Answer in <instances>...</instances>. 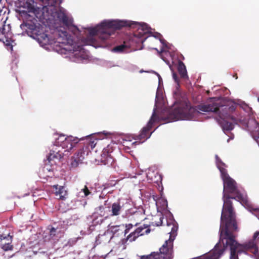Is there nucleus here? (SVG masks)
I'll return each instance as SVG.
<instances>
[{
    "label": "nucleus",
    "mask_w": 259,
    "mask_h": 259,
    "mask_svg": "<svg viewBox=\"0 0 259 259\" xmlns=\"http://www.w3.org/2000/svg\"><path fill=\"white\" fill-rule=\"evenodd\" d=\"M248 210L259 217V208H255L252 205L248 206ZM238 231L236 218L221 224L220 228V242H222L225 248H229L231 250V259H238V254L246 253L249 251L256 255L258 251L257 244L259 240V231H256L253 238L247 242L239 243L235 239L234 232Z\"/></svg>",
    "instance_id": "obj_1"
},
{
    "label": "nucleus",
    "mask_w": 259,
    "mask_h": 259,
    "mask_svg": "<svg viewBox=\"0 0 259 259\" xmlns=\"http://www.w3.org/2000/svg\"><path fill=\"white\" fill-rule=\"evenodd\" d=\"M224 205L221 217V224H225L236 218L233 211L232 202L231 199H235L241 203L245 204L247 207L251 204H249L247 197L246 195L241 194L238 190L236 182L231 177L223 180Z\"/></svg>",
    "instance_id": "obj_2"
},
{
    "label": "nucleus",
    "mask_w": 259,
    "mask_h": 259,
    "mask_svg": "<svg viewBox=\"0 0 259 259\" xmlns=\"http://www.w3.org/2000/svg\"><path fill=\"white\" fill-rule=\"evenodd\" d=\"M138 27V31L135 34L138 37H144L145 40L147 36H146L149 30L147 26L145 25H141L136 22L121 20L104 21L100 24L94 28L89 29V33L91 35H97L102 40L107 39L112 35L113 30L120 29L122 27H128L131 28Z\"/></svg>",
    "instance_id": "obj_3"
},
{
    "label": "nucleus",
    "mask_w": 259,
    "mask_h": 259,
    "mask_svg": "<svg viewBox=\"0 0 259 259\" xmlns=\"http://www.w3.org/2000/svg\"><path fill=\"white\" fill-rule=\"evenodd\" d=\"M80 139L72 136L60 135L56 140V146L50 151L47 160L51 166L55 165L64 155H67Z\"/></svg>",
    "instance_id": "obj_4"
},
{
    "label": "nucleus",
    "mask_w": 259,
    "mask_h": 259,
    "mask_svg": "<svg viewBox=\"0 0 259 259\" xmlns=\"http://www.w3.org/2000/svg\"><path fill=\"white\" fill-rule=\"evenodd\" d=\"M227 107V105H219L217 103L212 102L211 104H201L198 105L197 108L199 112H212L216 113L218 118H229L235 124L241 123L243 120L236 118L229 114L228 110L223 108Z\"/></svg>",
    "instance_id": "obj_5"
},
{
    "label": "nucleus",
    "mask_w": 259,
    "mask_h": 259,
    "mask_svg": "<svg viewBox=\"0 0 259 259\" xmlns=\"http://www.w3.org/2000/svg\"><path fill=\"white\" fill-rule=\"evenodd\" d=\"M27 31L31 34V36L37 40L41 46L49 44L48 35L44 33L43 27L39 24H35L32 22H28L25 24Z\"/></svg>",
    "instance_id": "obj_6"
},
{
    "label": "nucleus",
    "mask_w": 259,
    "mask_h": 259,
    "mask_svg": "<svg viewBox=\"0 0 259 259\" xmlns=\"http://www.w3.org/2000/svg\"><path fill=\"white\" fill-rule=\"evenodd\" d=\"M158 119L159 117L154 110L147 125L142 128L139 135H134V139L142 141V142H143L149 138L152 133V132H150V131L153 127V124L158 121Z\"/></svg>",
    "instance_id": "obj_7"
},
{
    "label": "nucleus",
    "mask_w": 259,
    "mask_h": 259,
    "mask_svg": "<svg viewBox=\"0 0 259 259\" xmlns=\"http://www.w3.org/2000/svg\"><path fill=\"white\" fill-rule=\"evenodd\" d=\"M130 206L131 204L127 200L119 199L117 202L113 203L111 205V215L117 216L119 215L122 211L129 210Z\"/></svg>",
    "instance_id": "obj_8"
},
{
    "label": "nucleus",
    "mask_w": 259,
    "mask_h": 259,
    "mask_svg": "<svg viewBox=\"0 0 259 259\" xmlns=\"http://www.w3.org/2000/svg\"><path fill=\"white\" fill-rule=\"evenodd\" d=\"M0 41L10 46L12 41V32L9 24H4L0 27Z\"/></svg>",
    "instance_id": "obj_9"
},
{
    "label": "nucleus",
    "mask_w": 259,
    "mask_h": 259,
    "mask_svg": "<svg viewBox=\"0 0 259 259\" xmlns=\"http://www.w3.org/2000/svg\"><path fill=\"white\" fill-rule=\"evenodd\" d=\"M150 232L148 226L143 225L137 228L135 231L129 234L126 237V240L133 242L136 240L139 237L148 234Z\"/></svg>",
    "instance_id": "obj_10"
},
{
    "label": "nucleus",
    "mask_w": 259,
    "mask_h": 259,
    "mask_svg": "<svg viewBox=\"0 0 259 259\" xmlns=\"http://www.w3.org/2000/svg\"><path fill=\"white\" fill-rule=\"evenodd\" d=\"M0 243L1 248L5 251L12 250L13 246L12 245L13 236L8 234L7 236H4L0 235Z\"/></svg>",
    "instance_id": "obj_11"
},
{
    "label": "nucleus",
    "mask_w": 259,
    "mask_h": 259,
    "mask_svg": "<svg viewBox=\"0 0 259 259\" xmlns=\"http://www.w3.org/2000/svg\"><path fill=\"white\" fill-rule=\"evenodd\" d=\"M84 152L82 149L79 150L74 154L70 160V166L71 168H76L80 164L82 163L84 159Z\"/></svg>",
    "instance_id": "obj_12"
},
{
    "label": "nucleus",
    "mask_w": 259,
    "mask_h": 259,
    "mask_svg": "<svg viewBox=\"0 0 259 259\" xmlns=\"http://www.w3.org/2000/svg\"><path fill=\"white\" fill-rule=\"evenodd\" d=\"M230 119L229 118H218L216 120L220 125L221 126L223 131L226 133V132H230L234 128V124L228 120Z\"/></svg>",
    "instance_id": "obj_13"
},
{
    "label": "nucleus",
    "mask_w": 259,
    "mask_h": 259,
    "mask_svg": "<svg viewBox=\"0 0 259 259\" xmlns=\"http://www.w3.org/2000/svg\"><path fill=\"white\" fill-rule=\"evenodd\" d=\"M54 189V194L56 196H59V199L60 200H65L67 196V191L65 189V187L59 186L58 185H55L52 186Z\"/></svg>",
    "instance_id": "obj_14"
},
{
    "label": "nucleus",
    "mask_w": 259,
    "mask_h": 259,
    "mask_svg": "<svg viewBox=\"0 0 259 259\" xmlns=\"http://www.w3.org/2000/svg\"><path fill=\"white\" fill-rule=\"evenodd\" d=\"M60 36L63 37L65 41L64 43H66L70 46L73 47V50L74 51H76L77 49L75 48V42L74 40L73 39L72 36L68 34L67 31H62L61 33L59 34Z\"/></svg>",
    "instance_id": "obj_15"
},
{
    "label": "nucleus",
    "mask_w": 259,
    "mask_h": 259,
    "mask_svg": "<svg viewBox=\"0 0 259 259\" xmlns=\"http://www.w3.org/2000/svg\"><path fill=\"white\" fill-rule=\"evenodd\" d=\"M178 71L181 78L184 79L188 78L186 66L184 63L180 60L178 61Z\"/></svg>",
    "instance_id": "obj_16"
},
{
    "label": "nucleus",
    "mask_w": 259,
    "mask_h": 259,
    "mask_svg": "<svg viewBox=\"0 0 259 259\" xmlns=\"http://www.w3.org/2000/svg\"><path fill=\"white\" fill-rule=\"evenodd\" d=\"M48 230H49V235L48 236H46L45 237V241H47L56 239L57 234L58 233L57 229L52 226H49L48 227Z\"/></svg>",
    "instance_id": "obj_17"
},
{
    "label": "nucleus",
    "mask_w": 259,
    "mask_h": 259,
    "mask_svg": "<svg viewBox=\"0 0 259 259\" xmlns=\"http://www.w3.org/2000/svg\"><path fill=\"white\" fill-rule=\"evenodd\" d=\"M129 49L130 47L127 45H125V42H124L123 44L115 47L113 49V51L118 53H126Z\"/></svg>",
    "instance_id": "obj_18"
},
{
    "label": "nucleus",
    "mask_w": 259,
    "mask_h": 259,
    "mask_svg": "<svg viewBox=\"0 0 259 259\" xmlns=\"http://www.w3.org/2000/svg\"><path fill=\"white\" fill-rule=\"evenodd\" d=\"M170 116L174 120H178L182 118V110L180 108L175 109L170 114Z\"/></svg>",
    "instance_id": "obj_19"
},
{
    "label": "nucleus",
    "mask_w": 259,
    "mask_h": 259,
    "mask_svg": "<svg viewBox=\"0 0 259 259\" xmlns=\"http://www.w3.org/2000/svg\"><path fill=\"white\" fill-rule=\"evenodd\" d=\"M113 150V147L110 145H108L106 147L103 149L101 156L103 158L108 160L109 158H111L110 153L112 152Z\"/></svg>",
    "instance_id": "obj_20"
},
{
    "label": "nucleus",
    "mask_w": 259,
    "mask_h": 259,
    "mask_svg": "<svg viewBox=\"0 0 259 259\" xmlns=\"http://www.w3.org/2000/svg\"><path fill=\"white\" fill-rule=\"evenodd\" d=\"M87 140L88 141V145L92 149H94L97 143V139H96L94 137H88L87 138Z\"/></svg>",
    "instance_id": "obj_21"
},
{
    "label": "nucleus",
    "mask_w": 259,
    "mask_h": 259,
    "mask_svg": "<svg viewBox=\"0 0 259 259\" xmlns=\"http://www.w3.org/2000/svg\"><path fill=\"white\" fill-rule=\"evenodd\" d=\"M226 167V166H221L219 167H218L221 172V177L223 179V181L224 180H226L229 178H230V177L229 176V175L227 173V170L225 168Z\"/></svg>",
    "instance_id": "obj_22"
},
{
    "label": "nucleus",
    "mask_w": 259,
    "mask_h": 259,
    "mask_svg": "<svg viewBox=\"0 0 259 259\" xmlns=\"http://www.w3.org/2000/svg\"><path fill=\"white\" fill-rule=\"evenodd\" d=\"M16 12L22 17H27L30 16L26 9L23 8V7L22 8L20 7L18 9L16 10Z\"/></svg>",
    "instance_id": "obj_23"
},
{
    "label": "nucleus",
    "mask_w": 259,
    "mask_h": 259,
    "mask_svg": "<svg viewBox=\"0 0 259 259\" xmlns=\"http://www.w3.org/2000/svg\"><path fill=\"white\" fill-rule=\"evenodd\" d=\"M23 8L26 9L28 13H34L35 11V9L34 8V7L29 3H26L25 4H24V6L23 7Z\"/></svg>",
    "instance_id": "obj_24"
},
{
    "label": "nucleus",
    "mask_w": 259,
    "mask_h": 259,
    "mask_svg": "<svg viewBox=\"0 0 259 259\" xmlns=\"http://www.w3.org/2000/svg\"><path fill=\"white\" fill-rule=\"evenodd\" d=\"M72 21V20L69 19L67 15H66V16L65 17V18L62 20L61 22L64 25L69 26L71 25Z\"/></svg>",
    "instance_id": "obj_25"
},
{
    "label": "nucleus",
    "mask_w": 259,
    "mask_h": 259,
    "mask_svg": "<svg viewBox=\"0 0 259 259\" xmlns=\"http://www.w3.org/2000/svg\"><path fill=\"white\" fill-rule=\"evenodd\" d=\"M236 106L237 105L236 104H233L230 106H227V107H223V108L226 110H228L229 112V114H230L235 110Z\"/></svg>",
    "instance_id": "obj_26"
},
{
    "label": "nucleus",
    "mask_w": 259,
    "mask_h": 259,
    "mask_svg": "<svg viewBox=\"0 0 259 259\" xmlns=\"http://www.w3.org/2000/svg\"><path fill=\"white\" fill-rule=\"evenodd\" d=\"M66 15V13L62 10H59L57 13V18L60 21H62Z\"/></svg>",
    "instance_id": "obj_27"
},
{
    "label": "nucleus",
    "mask_w": 259,
    "mask_h": 259,
    "mask_svg": "<svg viewBox=\"0 0 259 259\" xmlns=\"http://www.w3.org/2000/svg\"><path fill=\"white\" fill-rule=\"evenodd\" d=\"M215 157L216 164H217V167H219L221 166H226V164L221 160V159L218 156V155H216Z\"/></svg>",
    "instance_id": "obj_28"
},
{
    "label": "nucleus",
    "mask_w": 259,
    "mask_h": 259,
    "mask_svg": "<svg viewBox=\"0 0 259 259\" xmlns=\"http://www.w3.org/2000/svg\"><path fill=\"white\" fill-rule=\"evenodd\" d=\"M215 157L216 164H217V167H219L221 166H226V164L221 160V159L218 156V155H216Z\"/></svg>",
    "instance_id": "obj_29"
},
{
    "label": "nucleus",
    "mask_w": 259,
    "mask_h": 259,
    "mask_svg": "<svg viewBox=\"0 0 259 259\" xmlns=\"http://www.w3.org/2000/svg\"><path fill=\"white\" fill-rule=\"evenodd\" d=\"M81 192L84 193V196H82V197H87L91 194V192L87 186H84V188L81 190V191L79 193H81Z\"/></svg>",
    "instance_id": "obj_30"
},
{
    "label": "nucleus",
    "mask_w": 259,
    "mask_h": 259,
    "mask_svg": "<svg viewBox=\"0 0 259 259\" xmlns=\"http://www.w3.org/2000/svg\"><path fill=\"white\" fill-rule=\"evenodd\" d=\"M133 225L131 224L126 225V229L124 230V235H125L130 232V230L133 228Z\"/></svg>",
    "instance_id": "obj_31"
},
{
    "label": "nucleus",
    "mask_w": 259,
    "mask_h": 259,
    "mask_svg": "<svg viewBox=\"0 0 259 259\" xmlns=\"http://www.w3.org/2000/svg\"><path fill=\"white\" fill-rule=\"evenodd\" d=\"M172 78L174 79V80H175V81L178 84V85H179V79L178 78V76L177 75V73L175 72H173L172 73Z\"/></svg>",
    "instance_id": "obj_32"
},
{
    "label": "nucleus",
    "mask_w": 259,
    "mask_h": 259,
    "mask_svg": "<svg viewBox=\"0 0 259 259\" xmlns=\"http://www.w3.org/2000/svg\"><path fill=\"white\" fill-rule=\"evenodd\" d=\"M114 185H115V184H112V183H106V184L103 185V187H104L103 189L105 190V189H108V188H109L111 187H112Z\"/></svg>",
    "instance_id": "obj_33"
},
{
    "label": "nucleus",
    "mask_w": 259,
    "mask_h": 259,
    "mask_svg": "<svg viewBox=\"0 0 259 259\" xmlns=\"http://www.w3.org/2000/svg\"><path fill=\"white\" fill-rule=\"evenodd\" d=\"M119 226H113L111 228V231L112 232L115 233L117 231H118L119 230Z\"/></svg>",
    "instance_id": "obj_34"
},
{
    "label": "nucleus",
    "mask_w": 259,
    "mask_h": 259,
    "mask_svg": "<svg viewBox=\"0 0 259 259\" xmlns=\"http://www.w3.org/2000/svg\"><path fill=\"white\" fill-rule=\"evenodd\" d=\"M162 219H163V218H159V220L158 222H157V223H155V225L157 226H161L162 225Z\"/></svg>",
    "instance_id": "obj_35"
},
{
    "label": "nucleus",
    "mask_w": 259,
    "mask_h": 259,
    "mask_svg": "<svg viewBox=\"0 0 259 259\" xmlns=\"http://www.w3.org/2000/svg\"><path fill=\"white\" fill-rule=\"evenodd\" d=\"M105 237H106V234L99 235L98 236V239L97 240V241H99L100 240H103Z\"/></svg>",
    "instance_id": "obj_36"
},
{
    "label": "nucleus",
    "mask_w": 259,
    "mask_h": 259,
    "mask_svg": "<svg viewBox=\"0 0 259 259\" xmlns=\"http://www.w3.org/2000/svg\"><path fill=\"white\" fill-rule=\"evenodd\" d=\"M42 3H43L45 4H49V1L50 0H40Z\"/></svg>",
    "instance_id": "obj_37"
},
{
    "label": "nucleus",
    "mask_w": 259,
    "mask_h": 259,
    "mask_svg": "<svg viewBox=\"0 0 259 259\" xmlns=\"http://www.w3.org/2000/svg\"><path fill=\"white\" fill-rule=\"evenodd\" d=\"M160 41L161 42L163 45H165L166 46V44H165V40L164 39H160Z\"/></svg>",
    "instance_id": "obj_38"
},
{
    "label": "nucleus",
    "mask_w": 259,
    "mask_h": 259,
    "mask_svg": "<svg viewBox=\"0 0 259 259\" xmlns=\"http://www.w3.org/2000/svg\"><path fill=\"white\" fill-rule=\"evenodd\" d=\"M164 51L163 49H161L160 51H158V53L159 54V55H161L162 53L164 52Z\"/></svg>",
    "instance_id": "obj_39"
},
{
    "label": "nucleus",
    "mask_w": 259,
    "mask_h": 259,
    "mask_svg": "<svg viewBox=\"0 0 259 259\" xmlns=\"http://www.w3.org/2000/svg\"><path fill=\"white\" fill-rule=\"evenodd\" d=\"M255 257H256V259H259V255H258V252H257V253L256 254V255H255L254 254Z\"/></svg>",
    "instance_id": "obj_40"
},
{
    "label": "nucleus",
    "mask_w": 259,
    "mask_h": 259,
    "mask_svg": "<svg viewBox=\"0 0 259 259\" xmlns=\"http://www.w3.org/2000/svg\"><path fill=\"white\" fill-rule=\"evenodd\" d=\"M138 214H139L138 212H135L134 213V215H137Z\"/></svg>",
    "instance_id": "obj_41"
},
{
    "label": "nucleus",
    "mask_w": 259,
    "mask_h": 259,
    "mask_svg": "<svg viewBox=\"0 0 259 259\" xmlns=\"http://www.w3.org/2000/svg\"><path fill=\"white\" fill-rule=\"evenodd\" d=\"M137 143V142H133L132 143V145H134V144H136Z\"/></svg>",
    "instance_id": "obj_42"
},
{
    "label": "nucleus",
    "mask_w": 259,
    "mask_h": 259,
    "mask_svg": "<svg viewBox=\"0 0 259 259\" xmlns=\"http://www.w3.org/2000/svg\"><path fill=\"white\" fill-rule=\"evenodd\" d=\"M234 77H236V79H237L238 78L237 76V74H236V75L235 76H234Z\"/></svg>",
    "instance_id": "obj_43"
},
{
    "label": "nucleus",
    "mask_w": 259,
    "mask_h": 259,
    "mask_svg": "<svg viewBox=\"0 0 259 259\" xmlns=\"http://www.w3.org/2000/svg\"><path fill=\"white\" fill-rule=\"evenodd\" d=\"M47 168V169L48 170H49V171H50V170H51V169H49L48 168Z\"/></svg>",
    "instance_id": "obj_44"
},
{
    "label": "nucleus",
    "mask_w": 259,
    "mask_h": 259,
    "mask_svg": "<svg viewBox=\"0 0 259 259\" xmlns=\"http://www.w3.org/2000/svg\"><path fill=\"white\" fill-rule=\"evenodd\" d=\"M100 208L101 209V208H103V206H100Z\"/></svg>",
    "instance_id": "obj_45"
},
{
    "label": "nucleus",
    "mask_w": 259,
    "mask_h": 259,
    "mask_svg": "<svg viewBox=\"0 0 259 259\" xmlns=\"http://www.w3.org/2000/svg\"><path fill=\"white\" fill-rule=\"evenodd\" d=\"M77 49H80V47L79 46H77Z\"/></svg>",
    "instance_id": "obj_46"
},
{
    "label": "nucleus",
    "mask_w": 259,
    "mask_h": 259,
    "mask_svg": "<svg viewBox=\"0 0 259 259\" xmlns=\"http://www.w3.org/2000/svg\"><path fill=\"white\" fill-rule=\"evenodd\" d=\"M257 100L259 102V97L257 98Z\"/></svg>",
    "instance_id": "obj_47"
},
{
    "label": "nucleus",
    "mask_w": 259,
    "mask_h": 259,
    "mask_svg": "<svg viewBox=\"0 0 259 259\" xmlns=\"http://www.w3.org/2000/svg\"><path fill=\"white\" fill-rule=\"evenodd\" d=\"M137 225H138V223H136V224H135V226H137Z\"/></svg>",
    "instance_id": "obj_48"
},
{
    "label": "nucleus",
    "mask_w": 259,
    "mask_h": 259,
    "mask_svg": "<svg viewBox=\"0 0 259 259\" xmlns=\"http://www.w3.org/2000/svg\"><path fill=\"white\" fill-rule=\"evenodd\" d=\"M230 259H231V255L230 256ZM238 259H239V258H238Z\"/></svg>",
    "instance_id": "obj_49"
}]
</instances>
